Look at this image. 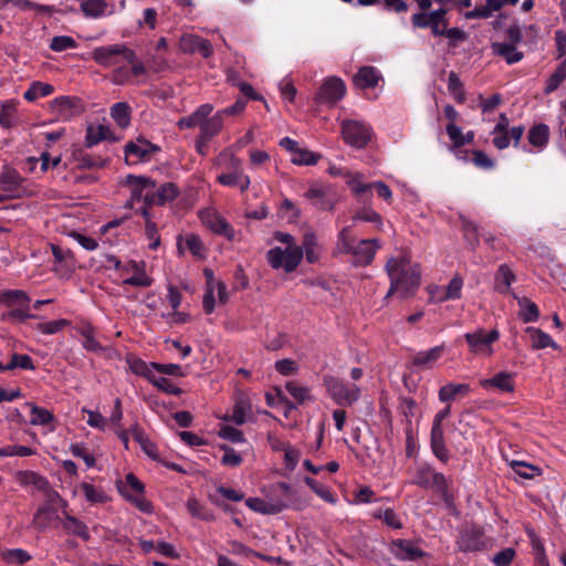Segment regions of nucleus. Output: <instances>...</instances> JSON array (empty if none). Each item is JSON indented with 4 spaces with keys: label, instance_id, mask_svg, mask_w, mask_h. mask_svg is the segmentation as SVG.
I'll use <instances>...</instances> for the list:
<instances>
[{
    "label": "nucleus",
    "instance_id": "f257e3e1",
    "mask_svg": "<svg viewBox=\"0 0 566 566\" xmlns=\"http://www.w3.org/2000/svg\"><path fill=\"white\" fill-rule=\"evenodd\" d=\"M125 185L130 190L132 200H143L147 206L163 207L172 202L180 193L175 182L157 185L155 179L146 176L127 175Z\"/></svg>",
    "mask_w": 566,
    "mask_h": 566
},
{
    "label": "nucleus",
    "instance_id": "f03ea898",
    "mask_svg": "<svg viewBox=\"0 0 566 566\" xmlns=\"http://www.w3.org/2000/svg\"><path fill=\"white\" fill-rule=\"evenodd\" d=\"M386 271L390 279V289L386 295L389 297L395 292L401 297H408L420 285L421 272L418 264L410 265L406 258H391L386 264Z\"/></svg>",
    "mask_w": 566,
    "mask_h": 566
},
{
    "label": "nucleus",
    "instance_id": "7ed1b4c3",
    "mask_svg": "<svg viewBox=\"0 0 566 566\" xmlns=\"http://www.w3.org/2000/svg\"><path fill=\"white\" fill-rule=\"evenodd\" d=\"M409 483L420 489L432 491L441 497L447 506L452 505L454 502V495L450 489L452 482L427 462L419 463L415 468Z\"/></svg>",
    "mask_w": 566,
    "mask_h": 566
},
{
    "label": "nucleus",
    "instance_id": "20e7f679",
    "mask_svg": "<svg viewBox=\"0 0 566 566\" xmlns=\"http://www.w3.org/2000/svg\"><path fill=\"white\" fill-rule=\"evenodd\" d=\"M293 495L292 486L286 482H276L269 486L264 499L249 497L245 505L254 512L268 515L279 514L289 506Z\"/></svg>",
    "mask_w": 566,
    "mask_h": 566
},
{
    "label": "nucleus",
    "instance_id": "39448f33",
    "mask_svg": "<svg viewBox=\"0 0 566 566\" xmlns=\"http://www.w3.org/2000/svg\"><path fill=\"white\" fill-rule=\"evenodd\" d=\"M349 227H344L338 234V247L340 252L353 255V264L356 266L369 265L379 249L377 239H363L356 241L349 238Z\"/></svg>",
    "mask_w": 566,
    "mask_h": 566
},
{
    "label": "nucleus",
    "instance_id": "423d86ee",
    "mask_svg": "<svg viewBox=\"0 0 566 566\" xmlns=\"http://www.w3.org/2000/svg\"><path fill=\"white\" fill-rule=\"evenodd\" d=\"M218 165H226L227 171L221 172L217 177V181L227 187H238L241 192L249 189L251 180L248 175L243 172L241 160L233 154L223 150L217 158Z\"/></svg>",
    "mask_w": 566,
    "mask_h": 566
},
{
    "label": "nucleus",
    "instance_id": "0eeeda50",
    "mask_svg": "<svg viewBox=\"0 0 566 566\" xmlns=\"http://www.w3.org/2000/svg\"><path fill=\"white\" fill-rule=\"evenodd\" d=\"M323 384L331 398L342 407L352 406L360 397V388L355 384H345L342 379L325 375Z\"/></svg>",
    "mask_w": 566,
    "mask_h": 566
},
{
    "label": "nucleus",
    "instance_id": "6e6552de",
    "mask_svg": "<svg viewBox=\"0 0 566 566\" xmlns=\"http://www.w3.org/2000/svg\"><path fill=\"white\" fill-rule=\"evenodd\" d=\"M266 260L272 269H283L286 273H291L303 260V248L298 245L286 247V249L275 247L266 252Z\"/></svg>",
    "mask_w": 566,
    "mask_h": 566
},
{
    "label": "nucleus",
    "instance_id": "1a4fd4ad",
    "mask_svg": "<svg viewBox=\"0 0 566 566\" xmlns=\"http://www.w3.org/2000/svg\"><path fill=\"white\" fill-rule=\"evenodd\" d=\"M92 57L97 64L111 67L125 62H132L134 50L124 44L103 45L93 50Z\"/></svg>",
    "mask_w": 566,
    "mask_h": 566
},
{
    "label": "nucleus",
    "instance_id": "9d476101",
    "mask_svg": "<svg viewBox=\"0 0 566 566\" xmlns=\"http://www.w3.org/2000/svg\"><path fill=\"white\" fill-rule=\"evenodd\" d=\"M449 9L439 7L427 12H416L411 15V24L416 29H430L433 36H440L443 27H449Z\"/></svg>",
    "mask_w": 566,
    "mask_h": 566
},
{
    "label": "nucleus",
    "instance_id": "9b49d317",
    "mask_svg": "<svg viewBox=\"0 0 566 566\" xmlns=\"http://www.w3.org/2000/svg\"><path fill=\"white\" fill-rule=\"evenodd\" d=\"M342 136L347 145L361 149L370 142L373 129L365 122L345 119L342 122Z\"/></svg>",
    "mask_w": 566,
    "mask_h": 566
},
{
    "label": "nucleus",
    "instance_id": "f8f14e48",
    "mask_svg": "<svg viewBox=\"0 0 566 566\" xmlns=\"http://www.w3.org/2000/svg\"><path fill=\"white\" fill-rule=\"evenodd\" d=\"M500 338V332L496 328L485 332L478 328L474 332L465 333L464 339L472 354L490 357L493 354V344Z\"/></svg>",
    "mask_w": 566,
    "mask_h": 566
},
{
    "label": "nucleus",
    "instance_id": "ddd939ff",
    "mask_svg": "<svg viewBox=\"0 0 566 566\" xmlns=\"http://www.w3.org/2000/svg\"><path fill=\"white\" fill-rule=\"evenodd\" d=\"M455 545L458 551L463 553L484 551L486 548L484 532L476 525L467 526L460 531Z\"/></svg>",
    "mask_w": 566,
    "mask_h": 566
},
{
    "label": "nucleus",
    "instance_id": "4468645a",
    "mask_svg": "<svg viewBox=\"0 0 566 566\" xmlns=\"http://www.w3.org/2000/svg\"><path fill=\"white\" fill-rule=\"evenodd\" d=\"M85 148V146L72 145L70 148V158L69 161L64 163V168L71 163H74L75 168L80 170L105 167L108 161L106 158H103L101 155L91 154Z\"/></svg>",
    "mask_w": 566,
    "mask_h": 566
},
{
    "label": "nucleus",
    "instance_id": "2eb2a0df",
    "mask_svg": "<svg viewBox=\"0 0 566 566\" xmlns=\"http://www.w3.org/2000/svg\"><path fill=\"white\" fill-rule=\"evenodd\" d=\"M25 181L27 179L12 167L4 166L0 171V190L6 192L10 199L27 195Z\"/></svg>",
    "mask_w": 566,
    "mask_h": 566
},
{
    "label": "nucleus",
    "instance_id": "dca6fc26",
    "mask_svg": "<svg viewBox=\"0 0 566 566\" xmlns=\"http://www.w3.org/2000/svg\"><path fill=\"white\" fill-rule=\"evenodd\" d=\"M345 93L346 85L344 81L331 76L324 81L314 98L317 104H335L344 97Z\"/></svg>",
    "mask_w": 566,
    "mask_h": 566
},
{
    "label": "nucleus",
    "instance_id": "f3484780",
    "mask_svg": "<svg viewBox=\"0 0 566 566\" xmlns=\"http://www.w3.org/2000/svg\"><path fill=\"white\" fill-rule=\"evenodd\" d=\"M389 553L400 562H417L426 553L411 539H392L388 547Z\"/></svg>",
    "mask_w": 566,
    "mask_h": 566
},
{
    "label": "nucleus",
    "instance_id": "a211bd4d",
    "mask_svg": "<svg viewBox=\"0 0 566 566\" xmlns=\"http://www.w3.org/2000/svg\"><path fill=\"white\" fill-rule=\"evenodd\" d=\"M160 150L161 148L158 145L139 137L136 142H129L125 145L126 161L128 163L130 158H135L133 163L147 161L151 155Z\"/></svg>",
    "mask_w": 566,
    "mask_h": 566
},
{
    "label": "nucleus",
    "instance_id": "6ab92c4d",
    "mask_svg": "<svg viewBox=\"0 0 566 566\" xmlns=\"http://www.w3.org/2000/svg\"><path fill=\"white\" fill-rule=\"evenodd\" d=\"M53 113L63 120L80 115L83 112L81 99L72 96H59L51 102Z\"/></svg>",
    "mask_w": 566,
    "mask_h": 566
},
{
    "label": "nucleus",
    "instance_id": "aec40b11",
    "mask_svg": "<svg viewBox=\"0 0 566 566\" xmlns=\"http://www.w3.org/2000/svg\"><path fill=\"white\" fill-rule=\"evenodd\" d=\"M179 45L182 52L189 54L199 53L205 59L211 56L213 53L211 42L199 35L185 34L181 36Z\"/></svg>",
    "mask_w": 566,
    "mask_h": 566
},
{
    "label": "nucleus",
    "instance_id": "412c9836",
    "mask_svg": "<svg viewBox=\"0 0 566 566\" xmlns=\"http://www.w3.org/2000/svg\"><path fill=\"white\" fill-rule=\"evenodd\" d=\"M480 385L484 389H497L501 392H513L515 389L514 375L507 371H501L492 378L482 379Z\"/></svg>",
    "mask_w": 566,
    "mask_h": 566
},
{
    "label": "nucleus",
    "instance_id": "4be33fe9",
    "mask_svg": "<svg viewBox=\"0 0 566 566\" xmlns=\"http://www.w3.org/2000/svg\"><path fill=\"white\" fill-rule=\"evenodd\" d=\"M205 223L213 233L222 235L230 241L235 237L233 227L218 213H208Z\"/></svg>",
    "mask_w": 566,
    "mask_h": 566
},
{
    "label": "nucleus",
    "instance_id": "5701e85b",
    "mask_svg": "<svg viewBox=\"0 0 566 566\" xmlns=\"http://www.w3.org/2000/svg\"><path fill=\"white\" fill-rule=\"evenodd\" d=\"M61 520L56 509L40 505L33 515L32 525L36 531L44 532L51 527L53 522H61Z\"/></svg>",
    "mask_w": 566,
    "mask_h": 566
},
{
    "label": "nucleus",
    "instance_id": "b1692460",
    "mask_svg": "<svg viewBox=\"0 0 566 566\" xmlns=\"http://www.w3.org/2000/svg\"><path fill=\"white\" fill-rule=\"evenodd\" d=\"M213 111V106L209 103L201 104L193 113L188 116L181 117L177 122V126L179 129H189L196 126L201 128L202 120L206 119L209 115H211Z\"/></svg>",
    "mask_w": 566,
    "mask_h": 566
},
{
    "label": "nucleus",
    "instance_id": "393cba45",
    "mask_svg": "<svg viewBox=\"0 0 566 566\" xmlns=\"http://www.w3.org/2000/svg\"><path fill=\"white\" fill-rule=\"evenodd\" d=\"M61 525L66 534L77 536L84 542H88L91 538L87 525L70 513H65V517L61 520Z\"/></svg>",
    "mask_w": 566,
    "mask_h": 566
},
{
    "label": "nucleus",
    "instance_id": "a878e982",
    "mask_svg": "<svg viewBox=\"0 0 566 566\" xmlns=\"http://www.w3.org/2000/svg\"><path fill=\"white\" fill-rule=\"evenodd\" d=\"M31 298L23 290H2L0 291V304L10 308L30 307Z\"/></svg>",
    "mask_w": 566,
    "mask_h": 566
},
{
    "label": "nucleus",
    "instance_id": "bb28decb",
    "mask_svg": "<svg viewBox=\"0 0 566 566\" xmlns=\"http://www.w3.org/2000/svg\"><path fill=\"white\" fill-rule=\"evenodd\" d=\"M510 119L505 113H501L499 116V120L494 126L492 134L495 135L492 143L494 147L499 150L506 149L510 146Z\"/></svg>",
    "mask_w": 566,
    "mask_h": 566
},
{
    "label": "nucleus",
    "instance_id": "cd10ccee",
    "mask_svg": "<svg viewBox=\"0 0 566 566\" xmlns=\"http://www.w3.org/2000/svg\"><path fill=\"white\" fill-rule=\"evenodd\" d=\"M381 80L380 72L375 66H361L354 76V83L361 90L373 88Z\"/></svg>",
    "mask_w": 566,
    "mask_h": 566
},
{
    "label": "nucleus",
    "instance_id": "c85d7f7f",
    "mask_svg": "<svg viewBox=\"0 0 566 566\" xmlns=\"http://www.w3.org/2000/svg\"><path fill=\"white\" fill-rule=\"evenodd\" d=\"M516 281V275L507 264H501L494 276V289L500 294H509L511 285Z\"/></svg>",
    "mask_w": 566,
    "mask_h": 566
},
{
    "label": "nucleus",
    "instance_id": "c756f323",
    "mask_svg": "<svg viewBox=\"0 0 566 566\" xmlns=\"http://www.w3.org/2000/svg\"><path fill=\"white\" fill-rule=\"evenodd\" d=\"M443 352L444 345L419 352L412 357V364L420 368H431L442 357Z\"/></svg>",
    "mask_w": 566,
    "mask_h": 566
},
{
    "label": "nucleus",
    "instance_id": "7c9ffc66",
    "mask_svg": "<svg viewBox=\"0 0 566 566\" xmlns=\"http://www.w3.org/2000/svg\"><path fill=\"white\" fill-rule=\"evenodd\" d=\"M527 140L533 147L543 150L549 142L548 125L544 123L533 125L528 130Z\"/></svg>",
    "mask_w": 566,
    "mask_h": 566
},
{
    "label": "nucleus",
    "instance_id": "2f4dec72",
    "mask_svg": "<svg viewBox=\"0 0 566 566\" xmlns=\"http://www.w3.org/2000/svg\"><path fill=\"white\" fill-rule=\"evenodd\" d=\"M222 127L223 117L219 112H217L214 115H209L206 117V119L202 120L199 136L202 138V140H210L221 132Z\"/></svg>",
    "mask_w": 566,
    "mask_h": 566
},
{
    "label": "nucleus",
    "instance_id": "473e14b6",
    "mask_svg": "<svg viewBox=\"0 0 566 566\" xmlns=\"http://www.w3.org/2000/svg\"><path fill=\"white\" fill-rule=\"evenodd\" d=\"M430 447L436 458L442 463L450 460V453L446 447L443 430L431 429L430 432Z\"/></svg>",
    "mask_w": 566,
    "mask_h": 566
},
{
    "label": "nucleus",
    "instance_id": "72a5a7b5",
    "mask_svg": "<svg viewBox=\"0 0 566 566\" xmlns=\"http://www.w3.org/2000/svg\"><path fill=\"white\" fill-rule=\"evenodd\" d=\"M525 333L530 336L531 339V346L533 349H544L547 347L556 348L557 345L544 331L528 326L525 328Z\"/></svg>",
    "mask_w": 566,
    "mask_h": 566
},
{
    "label": "nucleus",
    "instance_id": "f704fd0d",
    "mask_svg": "<svg viewBox=\"0 0 566 566\" xmlns=\"http://www.w3.org/2000/svg\"><path fill=\"white\" fill-rule=\"evenodd\" d=\"M18 102L14 99L6 101L0 107V126L9 129L18 123Z\"/></svg>",
    "mask_w": 566,
    "mask_h": 566
},
{
    "label": "nucleus",
    "instance_id": "c9c22d12",
    "mask_svg": "<svg viewBox=\"0 0 566 566\" xmlns=\"http://www.w3.org/2000/svg\"><path fill=\"white\" fill-rule=\"evenodd\" d=\"M126 361L132 373H134L137 376L146 378L149 382L156 376L154 374L155 369L153 368L151 363L148 364L142 358L134 355L127 356Z\"/></svg>",
    "mask_w": 566,
    "mask_h": 566
},
{
    "label": "nucleus",
    "instance_id": "e433bc0d",
    "mask_svg": "<svg viewBox=\"0 0 566 566\" xmlns=\"http://www.w3.org/2000/svg\"><path fill=\"white\" fill-rule=\"evenodd\" d=\"M517 304L520 307L518 317L524 323H534L538 321L539 308L533 301L524 296L517 298Z\"/></svg>",
    "mask_w": 566,
    "mask_h": 566
},
{
    "label": "nucleus",
    "instance_id": "4c0bfd02",
    "mask_svg": "<svg viewBox=\"0 0 566 566\" xmlns=\"http://www.w3.org/2000/svg\"><path fill=\"white\" fill-rule=\"evenodd\" d=\"M493 52L503 57L507 64H514L523 59V53L516 50V45L506 42H496L492 44Z\"/></svg>",
    "mask_w": 566,
    "mask_h": 566
},
{
    "label": "nucleus",
    "instance_id": "58836bf2",
    "mask_svg": "<svg viewBox=\"0 0 566 566\" xmlns=\"http://www.w3.org/2000/svg\"><path fill=\"white\" fill-rule=\"evenodd\" d=\"M446 130L452 142V148L457 158L465 160L467 150L461 149V147L464 146V138L461 128L453 123H449Z\"/></svg>",
    "mask_w": 566,
    "mask_h": 566
},
{
    "label": "nucleus",
    "instance_id": "ea45409f",
    "mask_svg": "<svg viewBox=\"0 0 566 566\" xmlns=\"http://www.w3.org/2000/svg\"><path fill=\"white\" fill-rule=\"evenodd\" d=\"M80 489L83 492L86 501L91 504H104L109 500L108 495L103 489L96 488L91 483L82 482L80 484Z\"/></svg>",
    "mask_w": 566,
    "mask_h": 566
},
{
    "label": "nucleus",
    "instance_id": "a19ab883",
    "mask_svg": "<svg viewBox=\"0 0 566 566\" xmlns=\"http://www.w3.org/2000/svg\"><path fill=\"white\" fill-rule=\"evenodd\" d=\"M470 392V386L468 384H453L449 382L442 386L439 390V399L442 402L453 400L458 395H467Z\"/></svg>",
    "mask_w": 566,
    "mask_h": 566
},
{
    "label": "nucleus",
    "instance_id": "79ce46f5",
    "mask_svg": "<svg viewBox=\"0 0 566 566\" xmlns=\"http://www.w3.org/2000/svg\"><path fill=\"white\" fill-rule=\"evenodd\" d=\"M303 254L305 253L306 261L310 264L316 263L318 261V254L315 252L317 247V237L313 231H306L303 235L302 244Z\"/></svg>",
    "mask_w": 566,
    "mask_h": 566
},
{
    "label": "nucleus",
    "instance_id": "37998d69",
    "mask_svg": "<svg viewBox=\"0 0 566 566\" xmlns=\"http://www.w3.org/2000/svg\"><path fill=\"white\" fill-rule=\"evenodd\" d=\"M111 116L119 127L125 128L130 123V106L126 102L115 103L111 107Z\"/></svg>",
    "mask_w": 566,
    "mask_h": 566
},
{
    "label": "nucleus",
    "instance_id": "c03bdc74",
    "mask_svg": "<svg viewBox=\"0 0 566 566\" xmlns=\"http://www.w3.org/2000/svg\"><path fill=\"white\" fill-rule=\"evenodd\" d=\"M566 80V57L557 65L556 70L546 81L544 88L545 94H551L556 91L560 84Z\"/></svg>",
    "mask_w": 566,
    "mask_h": 566
},
{
    "label": "nucleus",
    "instance_id": "a18cd8bd",
    "mask_svg": "<svg viewBox=\"0 0 566 566\" xmlns=\"http://www.w3.org/2000/svg\"><path fill=\"white\" fill-rule=\"evenodd\" d=\"M107 3L105 0H84L81 10L87 18L97 19L105 14Z\"/></svg>",
    "mask_w": 566,
    "mask_h": 566
},
{
    "label": "nucleus",
    "instance_id": "49530a36",
    "mask_svg": "<svg viewBox=\"0 0 566 566\" xmlns=\"http://www.w3.org/2000/svg\"><path fill=\"white\" fill-rule=\"evenodd\" d=\"M54 92V87L51 84L43 82H34L31 86L24 92L23 97L28 102H34L40 97H45L51 95Z\"/></svg>",
    "mask_w": 566,
    "mask_h": 566
},
{
    "label": "nucleus",
    "instance_id": "de8ad7c7",
    "mask_svg": "<svg viewBox=\"0 0 566 566\" xmlns=\"http://www.w3.org/2000/svg\"><path fill=\"white\" fill-rule=\"evenodd\" d=\"M352 191L360 201L367 202L371 197V182H363L360 176H355L348 181Z\"/></svg>",
    "mask_w": 566,
    "mask_h": 566
},
{
    "label": "nucleus",
    "instance_id": "09e8293b",
    "mask_svg": "<svg viewBox=\"0 0 566 566\" xmlns=\"http://www.w3.org/2000/svg\"><path fill=\"white\" fill-rule=\"evenodd\" d=\"M187 510L191 514L192 517L202 520V521H213L214 515L212 511L202 505L197 499L191 497L187 501Z\"/></svg>",
    "mask_w": 566,
    "mask_h": 566
},
{
    "label": "nucleus",
    "instance_id": "8fccbe9b",
    "mask_svg": "<svg viewBox=\"0 0 566 566\" xmlns=\"http://www.w3.org/2000/svg\"><path fill=\"white\" fill-rule=\"evenodd\" d=\"M51 251L56 263H64L67 269H74L75 256L71 249H63L57 244H51Z\"/></svg>",
    "mask_w": 566,
    "mask_h": 566
},
{
    "label": "nucleus",
    "instance_id": "3c124183",
    "mask_svg": "<svg viewBox=\"0 0 566 566\" xmlns=\"http://www.w3.org/2000/svg\"><path fill=\"white\" fill-rule=\"evenodd\" d=\"M374 517L377 520H381L387 526L394 530H400L403 526L398 514L395 512L394 509L390 507L386 510H377L374 513Z\"/></svg>",
    "mask_w": 566,
    "mask_h": 566
},
{
    "label": "nucleus",
    "instance_id": "603ef678",
    "mask_svg": "<svg viewBox=\"0 0 566 566\" xmlns=\"http://www.w3.org/2000/svg\"><path fill=\"white\" fill-rule=\"evenodd\" d=\"M511 468L515 474L527 480L534 479L542 472L539 468L524 461H513Z\"/></svg>",
    "mask_w": 566,
    "mask_h": 566
},
{
    "label": "nucleus",
    "instance_id": "864d4df0",
    "mask_svg": "<svg viewBox=\"0 0 566 566\" xmlns=\"http://www.w3.org/2000/svg\"><path fill=\"white\" fill-rule=\"evenodd\" d=\"M353 221H365L375 224L378 229L382 226L381 216L370 207H363L353 216Z\"/></svg>",
    "mask_w": 566,
    "mask_h": 566
},
{
    "label": "nucleus",
    "instance_id": "5fc2aeb1",
    "mask_svg": "<svg viewBox=\"0 0 566 566\" xmlns=\"http://www.w3.org/2000/svg\"><path fill=\"white\" fill-rule=\"evenodd\" d=\"M463 286V280L461 276L455 275L451 279L447 285L443 294L440 296V302L448 300H459L461 297V290Z\"/></svg>",
    "mask_w": 566,
    "mask_h": 566
},
{
    "label": "nucleus",
    "instance_id": "6e6d98bb",
    "mask_svg": "<svg viewBox=\"0 0 566 566\" xmlns=\"http://www.w3.org/2000/svg\"><path fill=\"white\" fill-rule=\"evenodd\" d=\"M7 368H10V370H13L15 368H20L23 370H34L35 365L31 356L27 354L13 353L11 355L10 361L7 364Z\"/></svg>",
    "mask_w": 566,
    "mask_h": 566
},
{
    "label": "nucleus",
    "instance_id": "4d7b16f0",
    "mask_svg": "<svg viewBox=\"0 0 566 566\" xmlns=\"http://www.w3.org/2000/svg\"><path fill=\"white\" fill-rule=\"evenodd\" d=\"M54 420V416L45 408L31 405V424L46 426Z\"/></svg>",
    "mask_w": 566,
    "mask_h": 566
},
{
    "label": "nucleus",
    "instance_id": "13d9d810",
    "mask_svg": "<svg viewBox=\"0 0 566 566\" xmlns=\"http://www.w3.org/2000/svg\"><path fill=\"white\" fill-rule=\"evenodd\" d=\"M2 558L8 564L23 565L31 560V555L22 548H11L2 553Z\"/></svg>",
    "mask_w": 566,
    "mask_h": 566
},
{
    "label": "nucleus",
    "instance_id": "bf43d9fd",
    "mask_svg": "<svg viewBox=\"0 0 566 566\" xmlns=\"http://www.w3.org/2000/svg\"><path fill=\"white\" fill-rule=\"evenodd\" d=\"M220 449L224 452L220 462L223 467L237 468L243 462V458L232 447L221 444Z\"/></svg>",
    "mask_w": 566,
    "mask_h": 566
},
{
    "label": "nucleus",
    "instance_id": "052dcab7",
    "mask_svg": "<svg viewBox=\"0 0 566 566\" xmlns=\"http://www.w3.org/2000/svg\"><path fill=\"white\" fill-rule=\"evenodd\" d=\"M319 158H321V155L315 154L306 148L298 147V149L295 151L294 156H292L291 161L294 165H298V166H302V165L311 166V165H315Z\"/></svg>",
    "mask_w": 566,
    "mask_h": 566
},
{
    "label": "nucleus",
    "instance_id": "680f3d73",
    "mask_svg": "<svg viewBox=\"0 0 566 566\" xmlns=\"http://www.w3.org/2000/svg\"><path fill=\"white\" fill-rule=\"evenodd\" d=\"M448 90L458 103H464L465 94L463 91V84L458 74L453 71H451L448 76Z\"/></svg>",
    "mask_w": 566,
    "mask_h": 566
},
{
    "label": "nucleus",
    "instance_id": "e2e57ef3",
    "mask_svg": "<svg viewBox=\"0 0 566 566\" xmlns=\"http://www.w3.org/2000/svg\"><path fill=\"white\" fill-rule=\"evenodd\" d=\"M305 197L318 209H332V205L326 200L325 192L316 187H311L306 192Z\"/></svg>",
    "mask_w": 566,
    "mask_h": 566
},
{
    "label": "nucleus",
    "instance_id": "0e129e2a",
    "mask_svg": "<svg viewBox=\"0 0 566 566\" xmlns=\"http://www.w3.org/2000/svg\"><path fill=\"white\" fill-rule=\"evenodd\" d=\"M125 491L126 494H144L145 486L143 482L134 474L128 473L125 478V484L119 488V492Z\"/></svg>",
    "mask_w": 566,
    "mask_h": 566
},
{
    "label": "nucleus",
    "instance_id": "69168bd1",
    "mask_svg": "<svg viewBox=\"0 0 566 566\" xmlns=\"http://www.w3.org/2000/svg\"><path fill=\"white\" fill-rule=\"evenodd\" d=\"M150 382L159 390L168 395L180 396L182 394V389L176 386L170 379L166 377L155 376Z\"/></svg>",
    "mask_w": 566,
    "mask_h": 566
},
{
    "label": "nucleus",
    "instance_id": "338daca9",
    "mask_svg": "<svg viewBox=\"0 0 566 566\" xmlns=\"http://www.w3.org/2000/svg\"><path fill=\"white\" fill-rule=\"evenodd\" d=\"M81 335L83 337L82 345L86 350L97 353L103 349L102 345L95 339L91 325L83 327Z\"/></svg>",
    "mask_w": 566,
    "mask_h": 566
},
{
    "label": "nucleus",
    "instance_id": "774afa93",
    "mask_svg": "<svg viewBox=\"0 0 566 566\" xmlns=\"http://www.w3.org/2000/svg\"><path fill=\"white\" fill-rule=\"evenodd\" d=\"M75 48H77V42L69 35H56L52 38L50 43V49L54 52H63Z\"/></svg>",
    "mask_w": 566,
    "mask_h": 566
}]
</instances>
